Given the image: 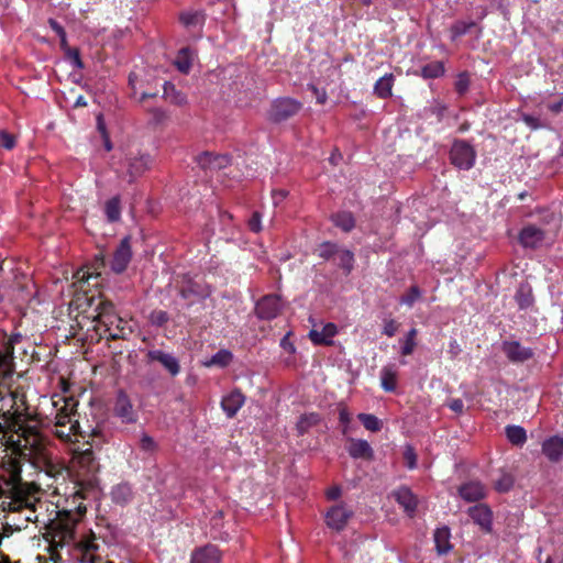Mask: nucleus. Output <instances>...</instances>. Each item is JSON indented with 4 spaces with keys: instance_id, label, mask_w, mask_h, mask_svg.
Masks as SVG:
<instances>
[{
    "instance_id": "f257e3e1",
    "label": "nucleus",
    "mask_w": 563,
    "mask_h": 563,
    "mask_svg": "<svg viewBox=\"0 0 563 563\" xmlns=\"http://www.w3.org/2000/svg\"><path fill=\"white\" fill-rule=\"evenodd\" d=\"M22 465L16 459H9L0 473V507L7 511L29 509L36 511V504L41 500L26 490L22 481Z\"/></svg>"
},
{
    "instance_id": "f03ea898",
    "label": "nucleus",
    "mask_w": 563,
    "mask_h": 563,
    "mask_svg": "<svg viewBox=\"0 0 563 563\" xmlns=\"http://www.w3.org/2000/svg\"><path fill=\"white\" fill-rule=\"evenodd\" d=\"M82 499L81 492L77 490L70 501L66 500L67 506L57 510L56 517L51 520L48 529L52 537L49 545L53 553L74 541L76 526L87 511Z\"/></svg>"
},
{
    "instance_id": "7ed1b4c3",
    "label": "nucleus",
    "mask_w": 563,
    "mask_h": 563,
    "mask_svg": "<svg viewBox=\"0 0 563 563\" xmlns=\"http://www.w3.org/2000/svg\"><path fill=\"white\" fill-rule=\"evenodd\" d=\"M93 311L96 313L91 316V323L92 330L98 336L97 341L103 338L107 340H128L133 333L129 322L115 313L111 301L100 298Z\"/></svg>"
},
{
    "instance_id": "20e7f679",
    "label": "nucleus",
    "mask_w": 563,
    "mask_h": 563,
    "mask_svg": "<svg viewBox=\"0 0 563 563\" xmlns=\"http://www.w3.org/2000/svg\"><path fill=\"white\" fill-rule=\"evenodd\" d=\"M57 408L55 416L56 435L63 440H70L71 435H82L80 424L76 417L78 416V402L74 397H58L53 400Z\"/></svg>"
},
{
    "instance_id": "39448f33",
    "label": "nucleus",
    "mask_w": 563,
    "mask_h": 563,
    "mask_svg": "<svg viewBox=\"0 0 563 563\" xmlns=\"http://www.w3.org/2000/svg\"><path fill=\"white\" fill-rule=\"evenodd\" d=\"M18 435L14 451L21 459L43 457V451H46V438L36 426L21 424Z\"/></svg>"
},
{
    "instance_id": "423d86ee",
    "label": "nucleus",
    "mask_w": 563,
    "mask_h": 563,
    "mask_svg": "<svg viewBox=\"0 0 563 563\" xmlns=\"http://www.w3.org/2000/svg\"><path fill=\"white\" fill-rule=\"evenodd\" d=\"M104 267V257L99 254L95 256V260L91 264L86 265L78 269L73 276V287L76 295L80 292L84 294L85 300L89 308H92L93 302L96 301L93 296H88V291L91 282L93 280L92 286L98 287L100 284L101 272L100 269Z\"/></svg>"
},
{
    "instance_id": "0eeeda50",
    "label": "nucleus",
    "mask_w": 563,
    "mask_h": 563,
    "mask_svg": "<svg viewBox=\"0 0 563 563\" xmlns=\"http://www.w3.org/2000/svg\"><path fill=\"white\" fill-rule=\"evenodd\" d=\"M450 158L454 166L467 170L474 166L476 152L465 141H455L450 152Z\"/></svg>"
},
{
    "instance_id": "6e6552de",
    "label": "nucleus",
    "mask_w": 563,
    "mask_h": 563,
    "mask_svg": "<svg viewBox=\"0 0 563 563\" xmlns=\"http://www.w3.org/2000/svg\"><path fill=\"white\" fill-rule=\"evenodd\" d=\"M353 516V510L345 504H336L330 507L324 514V521L328 528L335 531L343 530Z\"/></svg>"
},
{
    "instance_id": "1a4fd4ad",
    "label": "nucleus",
    "mask_w": 563,
    "mask_h": 563,
    "mask_svg": "<svg viewBox=\"0 0 563 563\" xmlns=\"http://www.w3.org/2000/svg\"><path fill=\"white\" fill-rule=\"evenodd\" d=\"M301 103L292 98H278L274 100L269 110V119L275 122L285 121L299 112Z\"/></svg>"
},
{
    "instance_id": "9d476101",
    "label": "nucleus",
    "mask_w": 563,
    "mask_h": 563,
    "mask_svg": "<svg viewBox=\"0 0 563 563\" xmlns=\"http://www.w3.org/2000/svg\"><path fill=\"white\" fill-rule=\"evenodd\" d=\"M113 415L121 420L122 423H135L137 421V413L133 408V404L124 390H119L114 405Z\"/></svg>"
},
{
    "instance_id": "9b49d317",
    "label": "nucleus",
    "mask_w": 563,
    "mask_h": 563,
    "mask_svg": "<svg viewBox=\"0 0 563 563\" xmlns=\"http://www.w3.org/2000/svg\"><path fill=\"white\" fill-rule=\"evenodd\" d=\"M198 166L205 172H216L225 168L231 164V157L227 154L202 152L196 156Z\"/></svg>"
},
{
    "instance_id": "f8f14e48",
    "label": "nucleus",
    "mask_w": 563,
    "mask_h": 563,
    "mask_svg": "<svg viewBox=\"0 0 563 563\" xmlns=\"http://www.w3.org/2000/svg\"><path fill=\"white\" fill-rule=\"evenodd\" d=\"M132 258L131 238L124 236L113 253L111 269L117 273H123Z\"/></svg>"
},
{
    "instance_id": "ddd939ff",
    "label": "nucleus",
    "mask_w": 563,
    "mask_h": 563,
    "mask_svg": "<svg viewBox=\"0 0 563 563\" xmlns=\"http://www.w3.org/2000/svg\"><path fill=\"white\" fill-rule=\"evenodd\" d=\"M147 363L158 362L172 376L180 373V364L178 360L162 350H150L146 353Z\"/></svg>"
},
{
    "instance_id": "4468645a",
    "label": "nucleus",
    "mask_w": 563,
    "mask_h": 563,
    "mask_svg": "<svg viewBox=\"0 0 563 563\" xmlns=\"http://www.w3.org/2000/svg\"><path fill=\"white\" fill-rule=\"evenodd\" d=\"M280 310V300L276 296H266L256 303L255 312L260 319L271 320Z\"/></svg>"
},
{
    "instance_id": "2eb2a0df",
    "label": "nucleus",
    "mask_w": 563,
    "mask_h": 563,
    "mask_svg": "<svg viewBox=\"0 0 563 563\" xmlns=\"http://www.w3.org/2000/svg\"><path fill=\"white\" fill-rule=\"evenodd\" d=\"M503 352L515 363L526 362L533 356V351L530 347L522 346L517 341L504 342Z\"/></svg>"
},
{
    "instance_id": "dca6fc26",
    "label": "nucleus",
    "mask_w": 563,
    "mask_h": 563,
    "mask_svg": "<svg viewBox=\"0 0 563 563\" xmlns=\"http://www.w3.org/2000/svg\"><path fill=\"white\" fill-rule=\"evenodd\" d=\"M190 563H221V552L214 544H207L192 551Z\"/></svg>"
},
{
    "instance_id": "f3484780",
    "label": "nucleus",
    "mask_w": 563,
    "mask_h": 563,
    "mask_svg": "<svg viewBox=\"0 0 563 563\" xmlns=\"http://www.w3.org/2000/svg\"><path fill=\"white\" fill-rule=\"evenodd\" d=\"M338 333L334 323H325L321 327L314 325L309 332V338L314 344H331L333 336Z\"/></svg>"
},
{
    "instance_id": "a211bd4d",
    "label": "nucleus",
    "mask_w": 563,
    "mask_h": 563,
    "mask_svg": "<svg viewBox=\"0 0 563 563\" xmlns=\"http://www.w3.org/2000/svg\"><path fill=\"white\" fill-rule=\"evenodd\" d=\"M98 548L99 545L96 542L95 534L80 540L77 544V560H79L81 563H96L95 552L98 550Z\"/></svg>"
},
{
    "instance_id": "6ab92c4d",
    "label": "nucleus",
    "mask_w": 563,
    "mask_h": 563,
    "mask_svg": "<svg viewBox=\"0 0 563 563\" xmlns=\"http://www.w3.org/2000/svg\"><path fill=\"white\" fill-rule=\"evenodd\" d=\"M468 512L473 521L484 531L489 532L492 530L493 514L486 505L479 504L471 507Z\"/></svg>"
},
{
    "instance_id": "aec40b11",
    "label": "nucleus",
    "mask_w": 563,
    "mask_h": 563,
    "mask_svg": "<svg viewBox=\"0 0 563 563\" xmlns=\"http://www.w3.org/2000/svg\"><path fill=\"white\" fill-rule=\"evenodd\" d=\"M519 239L525 247L534 249L543 244L545 234L541 229L528 225L521 230Z\"/></svg>"
},
{
    "instance_id": "412c9836",
    "label": "nucleus",
    "mask_w": 563,
    "mask_h": 563,
    "mask_svg": "<svg viewBox=\"0 0 563 563\" xmlns=\"http://www.w3.org/2000/svg\"><path fill=\"white\" fill-rule=\"evenodd\" d=\"M393 496L395 500L404 508L405 512L412 517L418 505L417 497L412 494V492L407 487H400L393 493Z\"/></svg>"
},
{
    "instance_id": "4be33fe9",
    "label": "nucleus",
    "mask_w": 563,
    "mask_h": 563,
    "mask_svg": "<svg viewBox=\"0 0 563 563\" xmlns=\"http://www.w3.org/2000/svg\"><path fill=\"white\" fill-rule=\"evenodd\" d=\"M460 496L468 503L477 501L485 497V486L476 481H471L463 484L459 489Z\"/></svg>"
},
{
    "instance_id": "5701e85b",
    "label": "nucleus",
    "mask_w": 563,
    "mask_h": 563,
    "mask_svg": "<svg viewBox=\"0 0 563 563\" xmlns=\"http://www.w3.org/2000/svg\"><path fill=\"white\" fill-rule=\"evenodd\" d=\"M542 452L550 461L563 460V437H551L542 444Z\"/></svg>"
},
{
    "instance_id": "b1692460",
    "label": "nucleus",
    "mask_w": 563,
    "mask_h": 563,
    "mask_svg": "<svg viewBox=\"0 0 563 563\" xmlns=\"http://www.w3.org/2000/svg\"><path fill=\"white\" fill-rule=\"evenodd\" d=\"M25 461L31 462L36 467H42L45 471L46 475L54 478H56L59 475H63V473L66 471L60 464L52 462L47 457L45 451H43L42 459H37L36 456H34L32 459H26Z\"/></svg>"
},
{
    "instance_id": "393cba45",
    "label": "nucleus",
    "mask_w": 563,
    "mask_h": 563,
    "mask_svg": "<svg viewBox=\"0 0 563 563\" xmlns=\"http://www.w3.org/2000/svg\"><path fill=\"white\" fill-rule=\"evenodd\" d=\"M244 395L235 390L222 398L221 407L227 416L232 418L244 404Z\"/></svg>"
},
{
    "instance_id": "a878e982",
    "label": "nucleus",
    "mask_w": 563,
    "mask_h": 563,
    "mask_svg": "<svg viewBox=\"0 0 563 563\" xmlns=\"http://www.w3.org/2000/svg\"><path fill=\"white\" fill-rule=\"evenodd\" d=\"M152 159L150 155H141L139 157L131 158L129 162L128 173L130 175L129 181L132 183L143 173H145L151 166Z\"/></svg>"
},
{
    "instance_id": "bb28decb",
    "label": "nucleus",
    "mask_w": 563,
    "mask_h": 563,
    "mask_svg": "<svg viewBox=\"0 0 563 563\" xmlns=\"http://www.w3.org/2000/svg\"><path fill=\"white\" fill-rule=\"evenodd\" d=\"M398 368L395 364H387L380 369V385L386 391H394L397 386Z\"/></svg>"
},
{
    "instance_id": "cd10ccee",
    "label": "nucleus",
    "mask_w": 563,
    "mask_h": 563,
    "mask_svg": "<svg viewBox=\"0 0 563 563\" xmlns=\"http://www.w3.org/2000/svg\"><path fill=\"white\" fill-rule=\"evenodd\" d=\"M347 451L355 459H371L373 450L369 443L361 439H352L349 443Z\"/></svg>"
},
{
    "instance_id": "c85d7f7f",
    "label": "nucleus",
    "mask_w": 563,
    "mask_h": 563,
    "mask_svg": "<svg viewBox=\"0 0 563 563\" xmlns=\"http://www.w3.org/2000/svg\"><path fill=\"white\" fill-rule=\"evenodd\" d=\"M194 62V52L190 47H183L178 51L174 65L183 74H189Z\"/></svg>"
},
{
    "instance_id": "c756f323",
    "label": "nucleus",
    "mask_w": 563,
    "mask_h": 563,
    "mask_svg": "<svg viewBox=\"0 0 563 563\" xmlns=\"http://www.w3.org/2000/svg\"><path fill=\"white\" fill-rule=\"evenodd\" d=\"M79 467L88 473H93L98 470V463L95 457V453L91 449H87L80 452L76 457Z\"/></svg>"
},
{
    "instance_id": "7c9ffc66",
    "label": "nucleus",
    "mask_w": 563,
    "mask_h": 563,
    "mask_svg": "<svg viewBox=\"0 0 563 563\" xmlns=\"http://www.w3.org/2000/svg\"><path fill=\"white\" fill-rule=\"evenodd\" d=\"M111 496L114 503L124 505L132 499L133 492L129 484L123 483L112 488Z\"/></svg>"
},
{
    "instance_id": "2f4dec72",
    "label": "nucleus",
    "mask_w": 563,
    "mask_h": 563,
    "mask_svg": "<svg viewBox=\"0 0 563 563\" xmlns=\"http://www.w3.org/2000/svg\"><path fill=\"white\" fill-rule=\"evenodd\" d=\"M434 542L440 554L449 552L451 549L449 528L443 527L437 529L434 532Z\"/></svg>"
},
{
    "instance_id": "473e14b6",
    "label": "nucleus",
    "mask_w": 563,
    "mask_h": 563,
    "mask_svg": "<svg viewBox=\"0 0 563 563\" xmlns=\"http://www.w3.org/2000/svg\"><path fill=\"white\" fill-rule=\"evenodd\" d=\"M232 353L228 350H220L203 363L206 367L217 366L223 368L232 361Z\"/></svg>"
},
{
    "instance_id": "72a5a7b5",
    "label": "nucleus",
    "mask_w": 563,
    "mask_h": 563,
    "mask_svg": "<svg viewBox=\"0 0 563 563\" xmlns=\"http://www.w3.org/2000/svg\"><path fill=\"white\" fill-rule=\"evenodd\" d=\"M393 84L394 76L391 74L385 75L376 81L374 91L379 98H387L391 96Z\"/></svg>"
},
{
    "instance_id": "f704fd0d",
    "label": "nucleus",
    "mask_w": 563,
    "mask_h": 563,
    "mask_svg": "<svg viewBox=\"0 0 563 563\" xmlns=\"http://www.w3.org/2000/svg\"><path fill=\"white\" fill-rule=\"evenodd\" d=\"M506 437L515 445H522L527 441V432L520 426H507Z\"/></svg>"
},
{
    "instance_id": "c9c22d12",
    "label": "nucleus",
    "mask_w": 563,
    "mask_h": 563,
    "mask_svg": "<svg viewBox=\"0 0 563 563\" xmlns=\"http://www.w3.org/2000/svg\"><path fill=\"white\" fill-rule=\"evenodd\" d=\"M104 213L109 222H117L121 218V206L120 198L118 196L112 197L106 202Z\"/></svg>"
},
{
    "instance_id": "e433bc0d",
    "label": "nucleus",
    "mask_w": 563,
    "mask_h": 563,
    "mask_svg": "<svg viewBox=\"0 0 563 563\" xmlns=\"http://www.w3.org/2000/svg\"><path fill=\"white\" fill-rule=\"evenodd\" d=\"M417 329L412 328L410 329L404 339H400L399 342L401 344L400 353L404 356L411 355L417 346L416 336H417Z\"/></svg>"
},
{
    "instance_id": "4c0bfd02",
    "label": "nucleus",
    "mask_w": 563,
    "mask_h": 563,
    "mask_svg": "<svg viewBox=\"0 0 563 563\" xmlns=\"http://www.w3.org/2000/svg\"><path fill=\"white\" fill-rule=\"evenodd\" d=\"M209 292L205 294L198 284L189 282L186 286L179 289V296L185 300H190L192 297H205Z\"/></svg>"
},
{
    "instance_id": "58836bf2",
    "label": "nucleus",
    "mask_w": 563,
    "mask_h": 563,
    "mask_svg": "<svg viewBox=\"0 0 563 563\" xmlns=\"http://www.w3.org/2000/svg\"><path fill=\"white\" fill-rule=\"evenodd\" d=\"M332 219L336 227L346 232L352 230L355 224L352 213L345 211L334 214Z\"/></svg>"
},
{
    "instance_id": "ea45409f",
    "label": "nucleus",
    "mask_w": 563,
    "mask_h": 563,
    "mask_svg": "<svg viewBox=\"0 0 563 563\" xmlns=\"http://www.w3.org/2000/svg\"><path fill=\"white\" fill-rule=\"evenodd\" d=\"M335 261L342 266L346 273H350L353 268L354 256L353 253L347 250H338L335 253Z\"/></svg>"
},
{
    "instance_id": "a19ab883",
    "label": "nucleus",
    "mask_w": 563,
    "mask_h": 563,
    "mask_svg": "<svg viewBox=\"0 0 563 563\" xmlns=\"http://www.w3.org/2000/svg\"><path fill=\"white\" fill-rule=\"evenodd\" d=\"M179 20L185 26H195L203 22L205 15L200 11L183 12Z\"/></svg>"
},
{
    "instance_id": "79ce46f5",
    "label": "nucleus",
    "mask_w": 563,
    "mask_h": 563,
    "mask_svg": "<svg viewBox=\"0 0 563 563\" xmlns=\"http://www.w3.org/2000/svg\"><path fill=\"white\" fill-rule=\"evenodd\" d=\"M444 73V67L440 62L430 63L421 68V75L424 78H438Z\"/></svg>"
},
{
    "instance_id": "37998d69",
    "label": "nucleus",
    "mask_w": 563,
    "mask_h": 563,
    "mask_svg": "<svg viewBox=\"0 0 563 563\" xmlns=\"http://www.w3.org/2000/svg\"><path fill=\"white\" fill-rule=\"evenodd\" d=\"M358 419L362 421L364 427L369 431H379L382 428V422L374 415L360 413Z\"/></svg>"
},
{
    "instance_id": "c03bdc74",
    "label": "nucleus",
    "mask_w": 563,
    "mask_h": 563,
    "mask_svg": "<svg viewBox=\"0 0 563 563\" xmlns=\"http://www.w3.org/2000/svg\"><path fill=\"white\" fill-rule=\"evenodd\" d=\"M48 24L49 27L58 35L60 48L65 51L69 47L65 29L54 19H49Z\"/></svg>"
},
{
    "instance_id": "a18cd8bd",
    "label": "nucleus",
    "mask_w": 563,
    "mask_h": 563,
    "mask_svg": "<svg viewBox=\"0 0 563 563\" xmlns=\"http://www.w3.org/2000/svg\"><path fill=\"white\" fill-rule=\"evenodd\" d=\"M139 445H140V450L145 453H154L158 449V444L156 443L154 438H152L147 433H143L141 435Z\"/></svg>"
},
{
    "instance_id": "49530a36",
    "label": "nucleus",
    "mask_w": 563,
    "mask_h": 563,
    "mask_svg": "<svg viewBox=\"0 0 563 563\" xmlns=\"http://www.w3.org/2000/svg\"><path fill=\"white\" fill-rule=\"evenodd\" d=\"M318 421H319L318 415H316V413L305 415L299 419V421L297 423V429H298L299 433L302 434L308 430V428L316 424Z\"/></svg>"
},
{
    "instance_id": "de8ad7c7",
    "label": "nucleus",
    "mask_w": 563,
    "mask_h": 563,
    "mask_svg": "<svg viewBox=\"0 0 563 563\" xmlns=\"http://www.w3.org/2000/svg\"><path fill=\"white\" fill-rule=\"evenodd\" d=\"M65 56L71 62L73 66L78 69L84 68V63L80 58V52L77 47H67L63 51Z\"/></svg>"
},
{
    "instance_id": "09e8293b",
    "label": "nucleus",
    "mask_w": 563,
    "mask_h": 563,
    "mask_svg": "<svg viewBox=\"0 0 563 563\" xmlns=\"http://www.w3.org/2000/svg\"><path fill=\"white\" fill-rule=\"evenodd\" d=\"M514 485V478L510 474H501L500 477L495 482V488L499 493H506L510 490Z\"/></svg>"
},
{
    "instance_id": "8fccbe9b",
    "label": "nucleus",
    "mask_w": 563,
    "mask_h": 563,
    "mask_svg": "<svg viewBox=\"0 0 563 563\" xmlns=\"http://www.w3.org/2000/svg\"><path fill=\"white\" fill-rule=\"evenodd\" d=\"M169 320V316L164 310H153L150 314V321L156 327L165 325Z\"/></svg>"
},
{
    "instance_id": "3c124183",
    "label": "nucleus",
    "mask_w": 563,
    "mask_h": 563,
    "mask_svg": "<svg viewBox=\"0 0 563 563\" xmlns=\"http://www.w3.org/2000/svg\"><path fill=\"white\" fill-rule=\"evenodd\" d=\"M421 296L418 287L413 286L409 292L400 298V303L411 307Z\"/></svg>"
},
{
    "instance_id": "603ef678",
    "label": "nucleus",
    "mask_w": 563,
    "mask_h": 563,
    "mask_svg": "<svg viewBox=\"0 0 563 563\" xmlns=\"http://www.w3.org/2000/svg\"><path fill=\"white\" fill-rule=\"evenodd\" d=\"M0 145L5 150H12L15 146V136L4 130H1Z\"/></svg>"
},
{
    "instance_id": "864d4df0",
    "label": "nucleus",
    "mask_w": 563,
    "mask_h": 563,
    "mask_svg": "<svg viewBox=\"0 0 563 563\" xmlns=\"http://www.w3.org/2000/svg\"><path fill=\"white\" fill-rule=\"evenodd\" d=\"M522 121L532 130L541 129L547 126L539 118L530 114H522Z\"/></svg>"
},
{
    "instance_id": "5fc2aeb1",
    "label": "nucleus",
    "mask_w": 563,
    "mask_h": 563,
    "mask_svg": "<svg viewBox=\"0 0 563 563\" xmlns=\"http://www.w3.org/2000/svg\"><path fill=\"white\" fill-rule=\"evenodd\" d=\"M405 463L408 468L413 470L417 466V455L411 446H406L404 451Z\"/></svg>"
},
{
    "instance_id": "6e6d98bb",
    "label": "nucleus",
    "mask_w": 563,
    "mask_h": 563,
    "mask_svg": "<svg viewBox=\"0 0 563 563\" xmlns=\"http://www.w3.org/2000/svg\"><path fill=\"white\" fill-rule=\"evenodd\" d=\"M262 230V216L260 212L255 211L251 219H249V231L260 232Z\"/></svg>"
},
{
    "instance_id": "4d7b16f0",
    "label": "nucleus",
    "mask_w": 563,
    "mask_h": 563,
    "mask_svg": "<svg viewBox=\"0 0 563 563\" xmlns=\"http://www.w3.org/2000/svg\"><path fill=\"white\" fill-rule=\"evenodd\" d=\"M470 85L468 77L465 74L459 75L456 81H455V88L459 93H464Z\"/></svg>"
},
{
    "instance_id": "13d9d810",
    "label": "nucleus",
    "mask_w": 563,
    "mask_h": 563,
    "mask_svg": "<svg viewBox=\"0 0 563 563\" xmlns=\"http://www.w3.org/2000/svg\"><path fill=\"white\" fill-rule=\"evenodd\" d=\"M446 406L454 412L461 415L464 411V402L459 398H453L446 401Z\"/></svg>"
},
{
    "instance_id": "bf43d9fd",
    "label": "nucleus",
    "mask_w": 563,
    "mask_h": 563,
    "mask_svg": "<svg viewBox=\"0 0 563 563\" xmlns=\"http://www.w3.org/2000/svg\"><path fill=\"white\" fill-rule=\"evenodd\" d=\"M474 23H465V22H457L453 29H452V32H453V35L454 37L456 36H460V35H463L467 32V30L473 26Z\"/></svg>"
},
{
    "instance_id": "052dcab7",
    "label": "nucleus",
    "mask_w": 563,
    "mask_h": 563,
    "mask_svg": "<svg viewBox=\"0 0 563 563\" xmlns=\"http://www.w3.org/2000/svg\"><path fill=\"white\" fill-rule=\"evenodd\" d=\"M398 330V325L394 320H388L384 324L383 333L391 338Z\"/></svg>"
},
{
    "instance_id": "680f3d73",
    "label": "nucleus",
    "mask_w": 563,
    "mask_h": 563,
    "mask_svg": "<svg viewBox=\"0 0 563 563\" xmlns=\"http://www.w3.org/2000/svg\"><path fill=\"white\" fill-rule=\"evenodd\" d=\"M310 89L313 96L316 97L318 103L323 104L327 101V92L324 89H319L313 85L310 86Z\"/></svg>"
},
{
    "instance_id": "e2e57ef3",
    "label": "nucleus",
    "mask_w": 563,
    "mask_h": 563,
    "mask_svg": "<svg viewBox=\"0 0 563 563\" xmlns=\"http://www.w3.org/2000/svg\"><path fill=\"white\" fill-rule=\"evenodd\" d=\"M342 489L340 486H332L325 492V496L329 500H336L341 497Z\"/></svg>"
},
{
    "instance_id": "0e129e2a",
    "label": "nucleus",
    "mask_w": 563,
    "mask_h": 563,
    "mask_svg": "<svg viewBox=\"0 0 563 563\" xmlns=\"http://www.w3.org/2000/svg\"><path fill=\"white\" fill-rule=\"evenodd\" d=\"M336 251L338 249L335 247V245L325 243L321 246L320 254L321 256L330 257L331 255L335 256Z\"/></svg>"
},
{
    "instance_id": "69168bd1",
    "label": "nucleus",
    "mask_w": 563,
    "mask_h": 563,
    "mask_svg": "<svg viewBox=\"0 0 563 563\" xmlns=\"http://www.w3.org/2000/svg\"><path fill=\"white\" fill-rule=\"evenodd\" d=\"M2 353H3L4 358H13L14 345L9 343L7 339H4V342H3Z\"/></svg>"
},
{
    "instance_id": "338daca9",
    "label": "nucleus",
    "mask_w": 563,
    "mask_h": 563,
    "mask_svg": "<svg viewBox=\"0 0 563 563\" xmlns=\"http://www.w3.org/2000/svg\"><path fill=\"white\" fill-rule=\"evenodd\" d=\"M152 114L156 123H161L167 118L166 112L159 108L153 109Z\"/></svg>"
},
{
    "instance_id": "774afa93",
    "label": "nucleus",
    "mask_w": 563,
    "mask_h": 563,
    "mask_svg": "<svg viewBox=\"0 0 563 563\" xmlns=\"http://www.w3.org/2000/svg\"><path fill=\"white\" fill-rule=\"evenodd\" d=\"M287 191L284 189H277L273 191L274 203L277 205L287 197Z\"/></svg>"
}]
</instances>
